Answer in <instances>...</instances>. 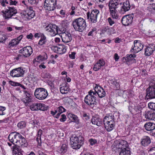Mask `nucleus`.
I'll use <instances>...</instances> for the list:
<instances>
[{"label": "nucleus", "instance_id": "1", "mask_svg": "<svg viewBox=\"0 0 155 155\" xmlns=\"http://www.w3.org/2000/svg\"><path fill=\"white\" fill-rule=\"evenodd\" d=\"M72 25L76 31L80 32L85 30L87 26L85 20L81 18L74 19L72 22Z\"/></svg>", "mask_w": 155, "mask_h": 155}, {"label": "nucleus", "instance_id": "2", "mask_svg": "<svg viewBox=\"0 0 155 155\" xmlns=\"http://www.w3.org/2000/svg\"><path fill=\"white\" fill-rule=\"evenodd\" d=\"M34 95L37 99L43 100L47 97L48 93L47 91L44 88H37L35 90Z\"/></svg>", "mask_w": 155, "mask_h": 155}, {"label": "nucleus", "instance_id": "3", "mask_svg": "<svg viewBox=\"0 0 155 155\" xmlns=\"http://www.w3.org/2000/svg\"><path fill=\"white\" fill-rule=\"evenodd\" d=\"M3 18L5 19H8L14 16L17 13V10L14 7H8L5 11L1 12Z\"/></svg>", "mask_w": 155, "mask_h": 155}, {"label": "nucleus", "instance_id": "4", "mask_svg": "<svg viewBox=\"0 0 155 155\" xmlns=\"http://www.w3.org/2000/svg\"><path fill=\"white\" fill-rule=\"evenodd\" d=\"M149 87L146 89V96L150 99L155 98V80L151 81L149 84Z\"/></svg>", "mask_w": 155, "mask_h": 155}, {"label": "nucleus", "instance_id": "5", "mask_svg": "<svg viewBox=\"0 0 155 155\" xmlns=\"http://www.w3.org/2000/svg\"><path fill=\"white\" fill-rule=\"evenodd\" d=\"M45 29L47 32L52 36H55L58 33V27L55 24H49Z\"/></svg>", "mask_w": 155, "mask_h": 155}, {"label": "nucleus", "instance_id": "6", "mask_svg": "<svg viewBox=\"0 0 155 155\" xmlns=\"http://www.w3.org/2000/svg\"><path fill=\"white\" fill-rule=\"evenodd\" d=\"M99 13V11L97 9L93 10L91 13L89 12H88L87 14V19L92 23H96L97 22V15Z\"/></svg>", "mask_w": 155, "mask_h": 155}, {"label": "nucleus", "instance_id": "7", "mask_svg": "<svg viewBox=\"0 0 155 155\" xmlns=\"http://www.w3.org/2000/svg\"><path fill=\"white\" fill-rule=\"evenodd\" d=\"M143 47V45L141 44L140 41L135 40L134 41V46L132 47L130 52L131 53L135 54L141 51Z\"/></svg>", "mask_w": 155, "mask_h": 155}, {"label": "nucleus", "instance_id": "8", "mask_svg": "<svg viewBox=\"0 0 155 155\" xmlns=\"http://www.w3.org/2000/svg\"><path fill=\"white\" fill-rule=\"evenodd\" d=\"M56 5V0H45L44 6L48 11H52L55 8Z\"/></svg>", "mask_w": 155, "mask_h": 155}, {"label": "nucleus", "instance_id": "9", "mask_svg": "<svg viewBox=\"0 0 155 155\" xmlns=\"http://www.w3.org/2000/svg\"><path fill=\"white\" fill-rule=\"evenodd\" d=\"M85 103L91 107H93L96 105L95 98L93 97L92 95L87 94L85 97L84 99Z\"/></svg>", "mask_w": 155, "mask_h": 155}, {"label": "nucleus", "instance_id": "10", "mask_svg": "<svg viewBox=\"0 0 155 155\" xmlns=\"http://www.w3.org/2000/svg\"><path fill=\"white\" fill-rule=\"evenodd\" d=\"M20 137V134L16 131L11 133L8 136L9 141L15 146Z\"/></svg>", "mask_w": 155, "mask_h": 155}, {"label": "nucleus", "instance_id": "11", "mask_svg": "<svg viewBox=\"0 0 155 155\" xmlns=\"http://www.w3.org/2000/svg\"><path fill=\"white\" fill-rule=\"evenodd\" d=\"M24 73L23 69L18 68L13 69L10 72V75L13 77H18L23 76Z\"/></svg>", "mask_w": 155, "mask_h": 155}, {"label": "nucleus", "instance_id": "12", "mask_svg": "<svg viewBox=\"0 0 155 155\" xmlns=\"http://www.w3.org/2000/svg\"><path fill=\"white\" fill-rule=\"evenodd\" d=\"M32 53V48L30 46L25 47L19 51V53L23 54L26 58L29 57Z\"/></svg>", "mask_w": 155, "mask_h": 155}, {"label": "nucleus", "instance_id": "13", "mask_svg": "<svg viewBox=\"0 0 155 155\" xmlns=\"http://www.w3.org/2000/svg\"><path fill=\"white\" fill-rule=\"evenodd\" d=\"M133 19V17L130 15L124 16L122 18V23L124 25L127 26L132 23Z\"/></svg>", "mask_w": 155, "mask_h": 155}, {"label": "nucleus", "instance_id": "14", "mask_svg": "<svg viewBox=\"0 0 155 155\" xmlns=\"http://www.w3.org/2000/svg\"><path fill=\"white\" fill-rule=\"evenodd\" d=\"M60 36L62 41L64 43L70 42L72 40L71 35L68 32L62 33Z\"/></svg>", "mask_w": 155, "mask_h": 155}, {"label": "nucleus", "instance_id": "15", "mask_svg": "<svg viewBox=\"0 0 155 155\" xmlns=\"http://www.w3.org/2000/svg\"><path fill=\"white\" fill-rule=\"evenodd\" d=\"M94 90L97 92V94L100 98L104 97L105 96V92L104 89L100 86L95 85Z\"/></svg>", "mask_w": 155, "mask_h": 155}, {"label": "nucleus", "instance_id": "16", "mask_svg": "<svg viewBox=\"0 0 155 155\" xmlns=\"http://www.w3.org/2000/svg\"><path fill=\"white\" fill-rule=\"evenodd\" d=\"M133 103L131 102L130 103V105L128 107V109L130 112H131L132 109L134 108V110L136 111V112L139 113L140 111L141 112V110L142 108L144 107L142 104L140 103V104H136V105L133 106L131 105Z\"/></svg>", "mask_w": 155, "mask_h": 155}, {"label": "nucleus", "instance_id": "17", "mask_svg": "<svg viewBox=\"0 0 155 155\" xmlns=\"http://www.w3.org/2000/svg\"><path fill=\"white\" fill-rule=\"evenodd\" d=\"M155 50V45L150 44L145 49V54L146 56L151 55Z\"/></svg>", "mask_w": 155, "mask_h": 155}, {"label": "nucleus", "instance_id": "18", "mask_svg": "<svg viewBox=\"0 0 155 155\" xmlns=\"http://www.w3.org/2000/svg\"><path fill=\"white\" fill-rule=\"evenodd\" d=\"M121 8L120 12L121 14L124 13L129 11L130 8V5L129 1L127 0L123 3V5L120 6Z\"/></svg>", "mask_w": 155, "mask_h": 155}, {"label": "nucleus", "instance_id": "19", "mask_svg": "<svg viewBox=\"0 0 155 155\" xmlns=\"http://www.w3.org/2000/svg\"><path fill=\"white\" fill-rule=\"evenodd\" d=\"M68 149V145L66 144H63L61 147H59L58 148L55 153L57 155L63 154L66 152Z\"/></svg>", "mask_w": 155, "mask_h": 155}, {"label": "nucleus", "instance_id": "20", "mask_svg": "<svg viewBox=\"0 0 155 155\" xmlns=\"http://www.w3.org/2000/svg\"><path fill=\"white\" fill-rule=\"evenodd\" d=\"M20 137L18 138L19 139L18 140L15 146H18V147H24L25 146V145L27 143V141L20 134Z\"/></svg>", "mask_w": 155, "mask_h": 155}, {"label": "nucleus", "instance_id": "21", "mask_svg": "<svg viewBox=\"0 0 155 155\" xmlns=\"http://www.w3.org/2000/svg\"><path fill=\"white\" fill-rule=\"evenodd\" d=\"M60 91L62 94H67L70 91L68 84L66 82L60 85Z\"/></svg>", "mask_w": 155, "mask_h": 155}, {"label": "nucleus", "instance_id": "22", "mask_svg": "<svg viewBox=\"0 0 155 155\" xmlns=\"http://www.w3.org/2000/svg\"><path fill=\"white\" fill-rule=\"evenodd\" d=\"M105 64V62L103 59H100L94 65L93 70L95 71H97L101 67Z\"/></svg>", "mask_w": 155, "mask_h": 155}, {"label": "nucleus", "instance_id": "23", "mask_svg": "<svg viewBox=\"0 0 155 155\" xmlns=\"http://www.w3.org/2000/svg\"><path fill=\"white\" fill-rule=\"evenodd\" d=\"M54 48L55 50H56L57 53L59 54H62L66 51V47L64 45H59L58 46L55 47Z\"/></svg>", "mask_w": 155, "mask_h": 155}, {"label": "nucleus", "instance_id": "24", "mask_svg": "<svg viewBox=\"0 0 155 155\" xmlns=\"http://www.w3.org/2000/svg\"><path fill=\"white\" fill-rule=\"evenodd\" d=\"M128 146L127 142L124 140H121L119 143V148L121 149V150H130L129 148H128Z\"/></svg>", "mask_w": 155, "mask_h": 155}, {"label": "nucleus", "instance_id": "25", "mask_svg": "<svg viewBox=\"0 0 155 155\" xmlns=\"http://www.w3.org/2000/svg\"><path fill=\"white\" fill-rule=\"evenodd\" d=\"M92 123L98 126H101L103 123V121L101 118L97 116L93 117L91 119Z\"/></svg>", "mask_w": 155, "mask_h": 155}, {"label": "nucleus", "instance_id": "26", "mask_svg": "<svg viewBox=\"0 0 155 155\" xmlns=\"http://www.w3.org/2000/svg\"><path fill=\"white\" fill-rule=\"evenodd\" d=\"M144 114L146 118L150 120H153L155 118V113L152 111H146Z\"/></svg>", "mask_w": 155, "mask_h": 155}, {"label": "nucleus", "instance_id": "27", "mask_svg": "<svg viewBox=\"0 0 155 155\" xmlns=\"http://www.w3.org/2000/svg\"><path fill=\"white\" fill-rule=\"evenodd\" d=\"M150 142V138L147 136L143 137L141 140V144L143 146H147Z\"/></svg>", "mask_w": 155, "mask_h": 155}, {"label": "nucleus", "instance_id": "28", "mask_svg": "<svg viewBox=\"0 0 155 155\" xmlns=\"http://www.w3.org/2000/svg\"><path fill=\"white\" fill-rule=\"evenodd\" d=\"M134 92L130 90H127L124 91L123 96L124 98L131 97L134 96Z\"/></svg>", "mask_w": 155, "mask_h": 155}, {"label": "nucleus", "instance_id": "29", "mask_svg": "<svg viewBox=\"0 0 155 155\" xmlns=\"http://www.w3.org/2000/svg\"><path fill=\"white\" fill-rule=\"evenodd\" d=\"M104 124L105 125V127L107 131L109 132L112 130L114 127V123H112V122H104Z\"/></svg>", "mask_w": 155, "mask_h": 155}, {"label": "nucleus", "instance_id": "30", "mask_svg": "<svg viewBox=\"0 0 155 155\" xmlns=\"http://www.w3.org/2000/svg\"><path fill=\"white\" fill-rule=\"evenodd\" d=\"M144 127L147 130H153L155 129V124L151 122H147L145 124Z\"/></svg>", "mask_w": 155, "mask_h": 155}, {"label": "nucleus", "instance_id": "31", "mask_svg": "<svg viewBox=\"0 0 155 155\" xmlns=\"http://www.w3.org/2000/svg\"><path fill=\"white\" fill-rule=\"evenodd\" d=\"M121 3H120L119 4L118 3H116L114 2L111 3H109V6L110 11H116V9L120 7V6L121 5Z\"/></svg>", "mask_w": 155, "mask_h": 155}, {"label": "nucleus", "instance_id": "32", "mask_svg": "<svg viewBox=\"0 0 155 155\" xmlns=\"http://www.w3.org/2000/svg\"><path fill=\"white\" fill-rule=\"evenodd\" d=\"M23 151L17 146H14L13 147L12 153L14 155H22Z\"/></svg>", "mask_w": 155, "mask_h": 155}, {"label": "nucleus", "instance_id": "33", "mask_svg": "<svg viewBox=\"0 0 155 155\" xmlns=\"http://www.w3.org/2000/svg\"><path fill=\"white\" fill-rule=\"evenodd\" d=\"M24 14L26 17L28 19H30L33 18L35 14L34 11L30 10H26Z\"/></svg>", "mask_w": 155, "mask_h": 155}, {"label": "nucleus", "instance_id": "34", "mask_svg": "<svg viewBox=\"0 0 155 155\" xmlns=\"http://www.w3.org/2000/svg\"><path fill=\"white\" fill-rule=\"evenodd\" d=\"M111 121L112 123H114V116L111 114L107 115L104 118V122H106L110 123Z\"/></svg>", "mask_w": 155, "mask_h": 155}, {"label": "nucleus", "instance_id": "35", "mask_svg": "<svg viewBox=\"0 0 155 155\" xmlns=\"http://www.w3.org/2000/svg\"><path fill=\"white\" fill-rule=\"evenodd\" d=\"M70 143L71 147L74 149H79L82 146L78 142L73 140L70 141Z\"/></svg>", "mask_w": 155, "mask_h": 155}, {"label": "nucleus", "instance_id": "36", "mask_svg": "<svg viewBox=\"0 0 155 155\" xmlns=\"http://www.w3.org/2000/svg\"><path fill=\"white\" fill-rule=\"evenodd\" d=\"M73 140L75 142H77L81 145H82L83 144L84 138L81 136L78 137H74L73 138Z\"/></svg>", "mask_w": 155, "mask_h": 155}, {"label": "nucleus", "instance_id": "37", "mask_svg": "<svg viewBox=\"0 0 155 155\" xmlns=\"http://www.w3.org/2000/svg\"><path fill=\"white\" fill-rule=\"evenodd\" d=\"M28 95L26 94V96L25 97L21 99L22 101L25 104L28 105V104L31 102L32 101V99L30 98V96L29 94H28Z\"/></svg>", "mask_w": 155, "mask_h": 155}, {"label": "nucleus", "instance_id": "38", "mask_svg": "<svg viewBox=\"0 0 155 155\" xmlns=\"http://www.w3.org/2000/svg\"><path fill=\"white\" fill-rule=\"evenodd\" d=\"M136 57V55L135 54H127L126 57L123 58V60H125L126 62L131 61L133 58Z\"/></svg>", "mask_w": 155, "mask_h": 155}, {"label": "nucleus", "instance_id": "39", "mask_svg": "<svg viewBox=\"0 0 155 155\" xmlns=\"http://www.w3.org/2000/svg\"><path fill=\"white\" fill-rule=\"evenodd\" d=\"M58 113L57 114L55 117L58 118L60 114L65 111V109L62 106H60L58 108Z\"/></svg>", "mask_w": 155, "mask_h": 155}, {"label": "nucleus", "instance_id": "40", "mask_svg": "<svg viewBox=\"0 0 155 155\" xmlns=\"http://www.w3.org/2000/svg\"><path fill=\"white\" fill-rule=\"evenodd\" d=\"M18 44V41L16 39V38L13 39L10 41L8 44L9 47H13L16 45Z\"/></svg>", "mask_w": 155, "mask_h": 155}, {"label": "nucleus", "instance_id": "41", "mask_svg": "<svg viewBox=\"0 0 155 155\" xmlns=\"http://www.w3.org/2000/svg\"><path fill=\"white\" fill-rule=\"evenodd\" d=\"M117 11H110V14L114 19H117L119 18L118 15L117 13Z\"/></svg>", "mask_w": 155, "mask_h": 155}, {"label": "nucleus", "instance_id": "42", "mask_svg": "<svg viewBox=\"0 0 155 155\" xmlns=\"http://www.w3.org/2000/svg\"><path fill=\"white\" fill-rule=\"evenodd\" d=\"M45 57H43V56L40 55L38 56L37 58V61H42L44 60H46L48 58L47 55V54H45Z\"/></svg>", "mask_w": 155, "mask_h": 155}, {"label": "nucleus", "instance_id": "43", "mask_svg": "<svg viewBox=\"0 0 155 155\" xmlns=\"http://www.w3.org/2000/svg\"><path fill=\"white\" fill-rule=\"evenodd\" d=\"M45 105L41 103H37V110L44 111L45 110Z\"/></svg>", "mask_w": 155, "mask_h": 155}, {"label": "nucleus", "instance_id": "44", "mask_svg": "<svg viewBox=\"0 0 155 155\" xmlns=\"http://www.w3.org/2000/svg\"><path fill=\"white\" fill-rule=\"evenodd\" d=\"M43 131L41 129H39L38 132V137L36 138L37 141L39 142V140L41 141V136L42 134Z\"/></svg>", "mask_w": 155, "mask_h": 155}, {"label": "nucleus", "instance_id": "45", "mask_svg": "<svg viewBox=\"0 0 155 155\" xmlns=\"http://www.w3.org/2000/svg\"><path fill=\"white\" fill-rule=\"evenodd\" d=\"M17 126L20 129L24 128L25 127L26 122L24 121H21L18 123Z\"/></svg>", "mask_w": 155, "mask_h": 155}, {"label": "nucleus", "instance_id": "46", "mask_svg": "<svg viewBox=\"0 0 155 155\" xmlns=\"http://www.w3.org/2000/svg\"><path fill=\"white\" fill-rule=\"evenodd\" d=\"M119 155H130V151L128 150L126 151L125 150H121Z\"/></svg>", "mask_w": 155, "mask_h": 155}, {"label": "nucleus", "instance_id": "47", "mask_svg": "<svg viewBox=\"0 0 155 155\" xmlns=\"http://www.w3.org/2000/svg\"><path fill=\"white\" fill-rule=\"evenodd\" d=\"M69 115L72 118V119L74 120V121L76 123L78 122L79 120L78 117L76 115L72 114H70Z\"/></svg>", "mask_w": 155, "mask_h": 155}, {"label": "nucleus", "instance_id": "48", "mask_svg": "<svg viewBox=\"0 0 155 155\" xmlns=\"http://www.w3.org/2000/svg\"><path fill=\"white\" fill-rule=\"evenodd\" d=\"M26 58L23 54H18L16 58L17 60H19L20 61H22L24 58Z\"/></svg>", "mask_w": 155, "mask_h": 155}, {"label": "nucleus", "instance_id": "49", "mask_svg": "<svg viewBox=\"0 0 155 155\" xmlns=\"http://www.w3.org/2000/svg\"><path fill=\"white\" fill-rule=\"evenodd\" d=\"M148 106L149 108L155 111V102H150L149 103Z\"/></svg>", "mask_w": 155, "mask_h": 155}, {"label": "nucleus", "instance_id": "50", "mask_svg": "<svg viewBox=\"0 0 155 155\" xmlns=\"http://www.w3.org/2000/svg\"><path fill=\"white\" fill-rule=\"evenodd\" d=\"M37 103L33 104L30 106V109L32 110H37Z\"/></svg>", "mask_w": 155, "mask_h": 155}, {"label": "nucleus", "instance_id": "51", "mask_svg": "<svg viewBox=\"0 0 155 155\" xmlns=\"http://www.w3.org/2000/svg\"><path fill=\"white\" fill-rule=\"evenodd\" d=\"M6 39V36L4 34H0V42L5 41Z\"/></svg>", "mask_w": 155, "mask_h": 155}, {"label": "nucleus", "instance_id": "52", "mask_svg": "<svg viewBox=\"0 0 155 155\" xmlns=\"http://www.w3.org/2000/svg\"><path fill=\"white\" fill-rule=\"evenodd\" d=\"M5 110V107L0 106V115H4L5 114V113L4 112Z\"/></svg>", "mask_w": 155, "mask_h": 155}, {"label": "nucleus", "instance_id": "53", "mask_svg": "<svg viewBox=\"0 0 155 155\" xmlns=\"http://www.w3.org/2000/svg\"><path fill=\"white\" fill-rule=\"evenodd\" d=\"M39 0H28V2L31 5H36L38 1Z\"/></svg>", "mask_w": 155, "mask_h": 155}, {"label": "nucleus", "instance_id": "54", "mask_svg": "<svg viewBox=\"0 0 155 155\" xmlns=\"http://www.w3.org/2000/svg\"><path fill=\"white\" fill-rule=\"evenodd\" d=\"M89 142L91 145H93L97 143V141L96 140L93 139H91L89 140Z\"/></svg>", "mask_w": 155, "mask_h": 155}, {"label": "nucleus", "instance_id": "55", "mask_svg": "<svg viewBox=\"0 0 155 155\" xmlns=\"http://www.w3.org/2000/svg\"><path fill=\"white\" fill-rule=\"evenodd\" d=\"M97 92L95 91H93L92 90H91L88 92V94L92 95V96L94 97L95 98H96L95 96L97 95Z\"/></svg>", "mask_w": 155, "mask_h": 155}, {"label": "nucleus", "instance_id": "56", "mask_svg": "<svg viewBox=\"0 0 155 155\" xmlns=\"http://www.w3.org/2000/svg\"><path fill=\"white\" fill-rule=\"evenodd\" d=\"M107 20L109 25L111 26H112L115 23L114 21L110 17L108 18Z\"/></svg>", "mask_w": 155, "mask_h": 155}, {"label": "nucleus", "instance_id": "57", "mask_svg": "<svg viewBox=\"0 0 155 155\" xmlns=\"http://www.w3.org/2000/svg\"><path fill=\"white\" fill-rule=\"evenodd\" d=\"M61 117L60 118V120L61 122H64L66 120V117L64 114H62L61 116Z\"/></svg>", "mask_w": 155, "mask_h": 155}, {"label": "nucleus", "instance_id": "58", "mask_svg": "<svg viewBox=\"0 0 155 155\" xmlns=\"http://www.w3.org/2000/svg\"><path fill=\"white\" fill-rule=\"evenodd\" d=\"M149 152L151 153L150 154H155V147H152L150 149L148 150Z\"/></svg>", "mask_w": 155, "mask_h": 155}, {"label": "nucleus", "instance_id": "59", "mask_svg": "<svg viewBox=\"0 0 155 155\" xmlns=\"http://www.w3.org/2000/svg\"><path fill=\"white\" fill-rule=\"evenodd\" d=\"M82 116L84 118V119H85L86 120H87L89 119V117L88 115L86 113H85L84 112H83Z\"/></svg>", "mask_w": 155, "mask_h": 155}, {"label": "nucleus", "instance_id": "60", "mask_svg": "<svg viewBox=\"0 0 155 155\" xmlns=\"http://www.w3.org/2000/svg\"><path fill=\"white\" fill-rule=\"evenodd\" d=\"M10 84L12 86H18L19 83L14 82L13 81H10L9 82Z\"/></svg>", "mask_w": 155, "mask_h": 155}, {"label": "nucleus", "instance_id": "61", "mask_svg": "<svg viewBox=\"0 0 155 155\" xmlns=\"http://www.w3.org/2000/svg\"><path fill=\"white\" fill-rule=\"evenodd\" d=\"M76 53L74 52H72L71 54L69 55V57L72 59L75 58V54Z\"/></svg>", "mask_w": 155, "mask_h": 155}, {"label": "nucleus", "instance_id": "62", "mask_svg": "<svg viewBox=\"0 0 155 155\" xmlns=\"http://www.w3.org/2000/svg\"><path fill=\"white\" fill-rule=\"evenodd\" d=\"M5 3L6 4H8V2L7 1V0H2L1 2V5L3 7L5 6Z\"/></svg>", "mask_w": 155, "mask_h": 155}, {"label": "nucleus", "instance_id": "63", "mask_svg": "<svg viewBox=\"0 0 155 155\" xmlns=\"http://www.w3.org/2000/svg\"><path fill=\"white\" fill-rule=\"evenodd\" d=\"M9 3L10 5H16V4L17 3V2L15 0L13 1L12 0H10L9 1Z\"/></svg>", "mask_w": 155, "mask_h": 155}, {"label": "nucleus", "instance_id": "64", "mask_svg": "<svg viewBox=\"0 0 155 155\" xmlns=\"http://www.w3.org/2000/svg\"><path fill=\"white\" fill-rule=\"evenodd\" d=\"M46 42L45 41H42V40H40L38 42V44L39 45H43L45 44V43Z\"/></svg>", "mask_w": 155, "mask_h": 155}]
</instances>
